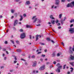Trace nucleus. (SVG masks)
Segmentation results:
<instances>
[{"label":"nucleus","mask_w":74,"mask_h":74,"mask_svg":"<svg viewBox=\"0 0 74 74\" xmlns=\"http://www.w3.org/2000/svg\"><path fill=\"white\" fill-rule=\"evenodd\" d=\"M72 1V0H67V1L68 2H69V1Z\"/></svg>","instance_id":"54"},{"label":"nucleus","mask_w":74,"mask_h":74,"mask_svg":"<svg viewBox=\"0 0 74 74\" xmlns=\"http://www.w3.org/2000/svg\"><path fill=\"white\" fill-rule=\"evenodd\" d=\"M16 43H17V44H18V43H19V41H16Z\"/></svg>","instance_id":"55"},{"label":"nucleus","mask_w":74,"mask_h":74,"mask_svg":"<svg viewBox=\"0 0 74 74\" xmlns=\"http://www.w3.org/2000/svg\"><path fill=\"white\" fill-rule=\"evenodd\" d=\"M53 63L54 64H56V61H54L53 62Z\"/></svg>","instance_id":"33"},{"label":"nucleus","mask_w":74,"mask_h":74,"mask_svg":"<svg viewBox=\"0 0 74 74\" xmlns=\"http://www.w3.org/2000/svg\"><path fill=\"white\" fill-rule=\"evenodd\" d=\"M26 4H27V5H29L30 4V1H27L26 2Z\"/></svg>","instance_id":"13"},{"label":"nucleus","mask_w":74,"mask_h":74,"mask_svg":"<svg viewBox=\"0 0 74 74\" xmlns=\"http://www.w3.org/2000/svg\"><path fill=\"white\" fill-rule=\"evenodd\" d=\"M42 57H43L44 58V57L45 56V55H44V54H42Z\"/></svg>","instance_id":"29"},{"label":"nucleus","mask_w":74,"mask_h":74,"mask_svg":"<svg viewBox=\"0 0 74 74\" xmlns=\"http://www.w3.org/2000/svg\"><path fill=\"white\" fill-rule=\"evenodd\" d=\"M45 68V65H43L42 66H41L39 69L41 71L42 70H44V69Z\"/></svg>","instance_id":"4"},{"label":"nucleus","mask_w":74,"mask_h":74,"mask_svg":"<svg viewBox=\"0 0 74 74\" xmlns=\"http://www.w3.org/2000/svg\"><path fill=\"white\" fill-rule=\"evenodd\" d=\"M60 23H58L57 25V26H60Z\"/></svg>","instance_id":"36"},{"label":"nucleus","mask_w":74,"mask_h":74,"mask_svg":"<svg viewBox=\"0 0 74 74\" xmlns=\"http://www.w3.org/2000/svg\"><path fill=\"white\" fill-rule=\"evenodd\" d=\"M38 37H39V35H38L36 36V41H37L38 40Z\"/></svg>","instance_id":"12"},{"label":"nucleus","mask_w":74,"mask_h":74,"mask_svg":"<svg viewBox=\"0 0 74 74\" xmlns=\"http://www.w3.org/2000/svg\"><path fill=\"white\" fill-rule=\"evenodd\" d=\"M14 1H16V2H18V1H20V0H14Z\"/></svg>","instance_id":"28"},{"label":"nucleus","mask_w":74,"mask_h":74,"mask_svg":"<svg viewBox=\"0 0 74 74\" xmlns=\"http://www.w3.org/2000/svg\"><path fill=\"white\" fill-rule=\"evenodd\" d=\"M25 65H27V63L26 62H25Z\"/></svg>","instance_id":"45"},{"label":"nucleus","mask_w":74,"mask_h":74,"mask_svg":"<svg viewBox=\"0 0 74 74\" xmlns=\"http://www.w3.org/2000/svg\"><path fill=\"white\" fill-rule=\"evenodd\" d=\"M52 56L53 57H55V56H56V54H55V53H53L52 54Z\"/></svg>","instance_id":"18"},{"label":"nucleus","mask_w":74,"mask_h":74,"mask_svg":"<svg viewBox=\"0 0 74 74\" xmlns=\"http://www.w3.org/2000/svg\"><path fill=\"white\" fill-rule=\"evenodd\" d=\"M51 42H53V43H55V42H54V41H53V40H51Z\"/></svg>","instance_id":"51"},{"label":"nucleus","mask_w":74,"mask_h":74,"mask_svg":"<svg viewBox=\"0 0 74 74\" xmlns=\"http://www.w3.org/2000/svg\"><path fill=\"white\" fill-rule=\"evenodd\" d=\"M6 53L7 54H9L8 52V51H6Z\"/></svg>","instance_id":"49"},{"label":"nucleus","mask_w":74,"mask_h":74,"mask_svg":"<svg viewBox=\"0 0 74 74\" xmlns=\"http://www.w3.org/2000/svg\"><path fill=\"white\" fill-rule=\"evenodd\" d=\"M5 44H8V42H7V41H5Z\"/></svg>","instance_id":"41"},{"label":"nucleus","mask_w":74,"mask_h":74,"mask_svg":"<svg viewBox=\"0 0 74 74\" xmlns=\"http://www.w3.org/2000/svg\"><path fill=\"white\" fill-rule=\"evenodd\" d=\"M66 18L65 17H64V20H63V21H65V20H66Z\"/></svg>","instance_id":"44"},{"label":"nucleus","mask_w":74,"mask_h":74,"mask_svg":"<svg viewBox=\"0 0 74 74\" xmlns=\"http://www.w3.org/2000/svg\"><path fill=\"white\" fill-rule=\"evenodd\" d=\"M40 53H41V52H38L37 54H38H38H40Z\"/></svg>","instance_id":"57"},{"label":"nucleus","mask_w":74,"mask_h":74,"mask_svg":"<svg viewBox=\"0 0 74 74\" xmlns=\"http://www.w3.org/2000/svg\"><path fill=\"white\" fill-rule=\"evenodd\" d=\"M66 65L65 64L63 66V69H65V68L66 67Z\"/></svg>","instance_id":"27"},{"label":"nucleus","mask_w":74,"mask_h":74,"mask_svg":"<svg viewBox=\"0 0 74 74\" xmlns=\"http://www.w3.org/2000/svg\"><path fill=\"white\" fill-rule=\"evenodd\" d=\"M66 7H74V1H72L71 2V3H69L68 4L66 5Z\"/></svg>","instance_id":"2"},{"label":"nucleus","mask_w":74,"mask_h":74,"mask_svg":"<svg viewBox=\"0 0 74 74\" xmlns=\"http://www.w3.org/2000/svg\"><path fill=\"white\" fill-rule=\"evenodd\" d=\"M36 16H33V18H32V20H33V19H34V18H36Z\"/></svg>","instance_id":"30"},{"label":"nucleus","mask_w":74,"mask_h":74,"mask_svg":"<svg viewBox=\"0 0 74 74\" xmlns=\"http://www.w3.org/2000/svg\"><path fill=\"white\" fill-rule=\"evenodd\" d=\"M32 58H35V56H32Z\"/></svg>","instance_id":"43"},{"label":"nucleus","mask_w":74,"mask_h":74,"mask_svg":"<svg viewBox=\"0 0 74 74\" xmlns=\"http://www.w3.org/2000/svg\"><path fill=\"white\" fill-rule=\"evenodd\" d=\"M57 56H60V53H58L57 54Z\"/></svg>","instance_id":"42"},{"label":"nucleus","mask_w":74,"mask_h":74,"mask_svg":"<svg viewBox=\"0 0 74 74\" xmlns=\"http://www.w3.org/2000/svg\"><path fill=\"white\" fill-rule=\"evenodd\" d=\"M36 64H37V62L35 61L34 63V64L32 66V67H36Z\"/></svg>","instance_id":"9"},{"label":"nucleus","mask_w":74,"mask_h":74,"mask_svg":"<svg viewBox=\"0 0 74 74\" xmlns=\"http://www.w3.org/2000/svg\"><path fill=\"white\" fill-rule=\"evenodd\" d=\"M51 22L52 25H54L55 24V20L51 21Z\"/></svg>","instance_id":"17"},{"label":"nucleus","mask_w":74,"mask_h":74,"mask_svg":"<svg viewBox=\"0 0 74 74\" xmlns=\"http://www.w3.org/2000/svg\"><path fill=\"white\" fill-rule=\"evenodd\" d=\"M62 45L63 46H64V43L63 42H61Z\"/></svg>","instance_id":"31"},{"label":"nucleus","mask_w":74,"mask_h":74,"mask_svg":"<svg viewBox=\"0 0 74 74\" xmlns=\"http://www.w3.org/2000/svg\"><path fill=\"white\" fill-rule=\"evenodd\" d=\"M23 16H24V17H26V14H23Z\"/></svg>","instance_id":"32"},{"label":"nucleus","mask_w":74,"mask_h":74,"mask_svg":"<svg viewBox=\"0 0 74 74\" xmlns=\"http://www.w3.org/2000/svg\"><path fill=\"white\" fill-rule=\"evenodd\" d=\"M21 60H23V61H24L25 62H26V60H24L23 58H21Z\"/></svg>","instance_id":"34"},{"label":"nucleus","mask_w":74,"mask_h":74,"mask_svg":"<svg viewBox=\"0 0 74 74\" xmlns=\"http://www.w3.org/2000/svg\"><path fill=\"white\" fill-rule=\"evenodd\" d=\"M11 12H12V13H14V10L12 9L11 10Z\"/></svg>","instance_id":"25"},{"label":"nucleus","mask_w":74,"mask_h":74,"mask_svg":"<svg viewBox=\"0 0 74 74\" xmlns=\"http://www.w3.org/2000/svg\"><path fill=\"white\" fill-rule=\"evenodd\" d=\"M46 40L49 41H51V39L49 38H47Z\"/></svg>","instance_id":"23"},{"label":"nucleus","mask_w":74,"mask_h":74,"mask_svg":"<svg viewBox=\"0 0 74 74\" xmlns=\"http://www.w3.org/2000/svg\"><path fill=\"white\" fill-rule=\"evenodd\" d=\"M6 59H7V58L6 57H5L4 58V60H6Z\"/></svg>","instance_id":"56"},{"label":"nucleus","mask_w":74,"mask_h":74,"mask_svg":"<svg viewBox=\"0 0 74 74\" xmlns=\"http://www.w3.org/2000/svg\"><path fill=\"white\" fill-rule=\"evenodd\" d=\"M55 1V4H56V5H58V4H59V0H56Z\"/></svg>","instance_id":"8"},{"label":"nucleus","mask_w":74,"mask_h":74,"mask_svg":"<svg viewBox=\"0 0 74 74\" xmlns=\"http://www.w3.org/2000/svg\"><path fill=\"white\" fill-rule=\"evenodd\" d=\"M20 17H21V18L20 19L19 21H22V20L23 19V16H22L21 15Z\"/></svg>","instance_id":"14"},{"label":"nucleus","mask_w":74,"mask_h":74,"mask_svg":"<svg viewBox=\"0 0 74 74\" xmlns=\"http://www.w3.org/2000/svg\"><path fill=\"white\" fill-rule=\"evenodd\" d=\"M57 67H58L57 69L56 70V71L58 73H60V69H62V66L61 65L60 66V63H58L56 65Z\"/></svg>","instance_id":"1"},{"label":"nucleus","mask_w":74,"mask_h":74,"mask_svg":"<svg viewBox=\"0 0 74 74\" xmlns=\"http://www.w3.org/2000/svg\"><path fill=\"white\" fill-rule=\"evenodd\" d=\"M17 62V61H16V60H15L14 61V63H16Z\"/></svg>","instance_id":"48"},{"label":"nucleus","mask_w":74,"mask_h":74,"mask_svg":"<svg viewBox=\"0 0 74 74\" xmlns=\"http://www.w3.org/2000/svg\"><path fill=\"white\" fill-rule=\"evenodd\" d=\"M18 21L17 20H16L14 21V26H16V25L18 24Z\"/></svg>","instance_id":"6"},{"label":"nucleus","mask_w":74,"mask_h":74,"mask_svg":"<svg viewBox=\"0 0 74 74\" xmlns=\"http://www.w3.org/2000/svg\"><path fill=\"white\" fill-rule=\"evenodd\" d=\"M13 71H14V70H10V72H13Z\"/></svg>","instance_id":"50"},{"label":"nucleus","mask_w":74,"mask_h":74,"mask_svg":"<svg viewBox=\"0 0 74 74\" xmlns=\"http://www.w3.org/2000/svg\"><path fill=\"white\" fill-rule=\"evenodd\" d=\"M65 2V0H61V2Z\"/></svg>","instance_id":"39"},{"label":"nucleus","mask_w":74,"mask_h":74,"mask_svg":"<svg viewBox=\"0 0 74 74\" xmlns=\"http://www.w3.org/2000/svg\"><path fill=\"white\" fill-rule=\"evenodd\" d=\"M22 56H25V54H22Z\"/></svg>","instance_id":"61"},{"label":"nucleus","mask_w":74,"mask_h":74,"mask_svg":"<svg viewBox=\"0 0 74 74\" xmlns=\"http://www.w3.org/2000/svg\"><path fill=\"white\" fill-rule=\"evenodd\" d=\"M52 67H53V65H51L50 66V68H52Z\"/></svg>","instance_id":"47"},{"label":"nucleus","mask_w":74,"mask_h":74,"mask_svg":"<svg viewBox=\"0 0 74 74\" xmlns=\"http://www.w3.org/2000/svg\"><path fill=\"white\" fill-rule=\"evenodd\" d=\"M59 22V20H57L56 21V23H58Z\"/></svg>","instance_id":"35"},{"label":"nucleus","mask_w":74,"mask_h":74,"mask_svg":"<svg viewBox=\"0 0 74 74\" xmlns=\"http://www.w3.org/2000/svg\"><path fill=\"white\" fill-rule=\"evenodd\" d=\"M53 7H54V5H52V7H51V8H53Z\"/></svg>","instance_id":"62"},{"label":"nucleus","mask_w":74,"mask_h":74,"mask_svg":"<svg viewBox=\"0 0 74 74\" xmlns=\"http://www.w3.org/2000/svg\"><path fill=\"white\" fill-rule=\"evenodd\" d=\"M72 50L73 51H74V45L73 46V48H72V49L71 47H69V52L71 54H73V51H72Z\"/></svg>","instance_id":"3"},{"label":"nucleus","mask_w":74,"mask_h":74,"mask_svg":"<svg viewBox=\"0 0 74 74\" xmlns=\"http://www.w3.org/2000/svg\"><path fill=\"white\" fill-rule=\"evenodd\" d=\"M69 63L71 65V66H74V64H73L74 63V62H70Z\"/></svg>","instance_id":"16"},{"label":"nucleus","mask_w":74,"mask_h":74,"mask_svg":"<svg viewBox=\"0 0 74 74\" xmlns=\"http://www.w3.org/2000/svg\"><path fill=\"white\" fill-rule=\"evenodd\" d=\"M25 37H26V35H25V34L24 33H23L22 34H21V38L22 39L25 38Z\"/></svg>","instance_id":"5"},{"label":"nucleus","mask_w":74,"mask_h":74,"mask_svg":"<svg viewBox=\"0 0 74 74\" xmlns=\"http://www.w3.org/2000/svg\"><path fill=\"white\" fill-rule=\"evenodd\" d=\"M29 37H30V39H31V38H32V36L30 35L29 36Z\"/></svg>","instance_id":"52"},{"label":"nucleus","mask_w":74,"mask_h":74,"mask_svg":"<svg viewBox=\"0 0 74 74\" xmlns=\"http://www.w3.org/2000/svg\"><path fill=\"white\" fill-rule=\"evenodd\" d=\"M50 18L51 19H54L55 18L53 17V15H51L50 16Z\"/></svg>","instance_id":"11"},{"label":"nucleus","mask_w":74,"mask_h":74,"mask_svg":"<svg viewBox=\"0 0 74 74\" xmlns=\"http://www.w3.org/2000/svg\"><path fill=\"white\" fill-rule=\"evenodd\" d=\"M69 31L70 32V33H74V28H71L69 30Z\"/></svg>","instance_id":"7"},{"label":"nucleus","mask_w":74,"mask_h":74,"mask_svg":"<svg viewBox=\"0 0 74 74\" xmlns=\"http://www.w3.org/2000/svg\"><path fill=\"white\" fill-rule=\"evenodd\" d=\"M17 52H22V50L18 49L17 50Z\"/></svg>","instance_id":"15"},{"label":"nucleus","mask_w":74,"mask_h":74,"mask_svg":"<svg viewBox=\"0 0 74 74\" xmlns=\"http://www.w3.org/2000/svg\"><path fill=\"white\" fill-rule=\"evenodd\" d=\"M20 32H23V29H21L19 30Z\"/></svg>","instance_id":"26"},{"label":"nucleus","mask_w":74,"mask_h":74,"mask_svg":"<svg viewBox=\"0 0 74 74\" xmlns=\"http://www.w3.org/2000/svg\"><path fill=\"white\" fill-rule=\"evenodd\" d=\"M72 26H73V24H71V25H70V27H72Z\"/></svg>","instance_id":"37"},{"label":"nucleus","mask_w":74,"mask_h":74,"mask_svg":"<svg viewBox=\"0 0 74 74\" xmlns=\"http://www.w3.org/2000/svg\"><path fill=\"white\" fill-rule=\"evenodd\" d=\"M64 21L63 20H61L60 21V22H61V24L63 25V22H64Z\"/></svg>","instance_id":"19"},{"label":"nucleus","mask_w":74,"mask_h":74,"mask_svg":"<svg viewBox=\"0 0 74 74\" xmlns=\"http://www.w3.org/2000/svg\"><path fill=\"white\" fill-rule=\"evenodd\" d=\"M10 41L11 42H12V43L13 44H14V41H13L11 40Z\"/></svg>","instance_id":"38"},{"label":"nucleus","mask_w":74,"mask_h":74,"mask_svg":"<svg viewBox=\"0 0 74 74\" xmlns=\"http://www.w3.org/2000/svg\"><path fill=\"white\" fill-rule=\"evenodd\" d=\"M40 24H39L38 25H36V26H40Z\"/></svg>","instance_id":"53"},{"label":"nucleus","mask_w":74,"mask_h":74,"mask_svg":"<svg viewBox=\"0 0 74 74\" xmlns=\"http://www.w3.org/2000/svg\"><path fill=\"white\" fill-rule=\"evenodd\" d=\"M47 64H49V62H47L46 63Z\"/></svg>","instance_id":"63"},{"label":"nucleus","mask_w":74,"mask_h":74,"mask_svg":"<svg viewBox=\"0 0 74 74\" xmlns=\"http://www.w3.org/2000/svg\"><path fill=\"white\" fill-rule=\"evenodd\" d=\"M14 16H15V18H16L18 16V14H17V13H15L14 14Z\"/></svg>","instance_id":"21"},{"label":"nucleus","mask_w":74,"mask_h":74,"mask_svg":"<svg viewBox=\"0 0 74 74\" xmlns=\"http://www.w3.org/2000/svg\"><path fill=\"white\" fill-rule=\"evenodd\" d=\"M70 58L71 60H74V57L73 56H72V55H70Z\"/></svg>","instance_id":"10"},{"label":"nucleus","mask_w":74,"mask_h":74,"mask_svg":"<svg viewBox=\"0 0 74 74\" xmlns=\"http://www.w3.org/2000/svg\"><path fill=\"white\" fill-rule=\"evenodd\" d=\"M40 60L41 61H43V60L42 59V58H41V59H40Z\"/></svg>","instance_id":"58"},{"label":"nucleus","mask_w":74,"mask_h":74,"mask_svg":"<svg viewBox=\"0 0 74 74\" xmlns=\"http://www.w3.org/2000/svg\"><path fill=\"white\" fill-rule=\"evenodd\" d=\"M62 14H60L59 16V18H60V19L61 18V17H62Z\"/></svg>","instance_id":"24"},{"label":"nucleus","mask_w":74,"mask_h":74,"mask_svg":"<svg viewBox=\"0 0 74 74\" xmlns=\"http://www.w3.org/2000/svg\"><path fill=\"white\" fill-rule=\"evenodd\" d=\"M58 29H61L62 28V27H61V26H60V27H58Z\"/></svg>","instance_id":"40"},{"label":"nucleus","mask_w":74,"mask_h":74,"mask_svg":"<svg viewBox=\"0 0 74 74\" xmlns=\"http://www.w3.org/2000/svg\"><path fill=\"white\" fill-rule=\"evenodd\" d=\"M14 18V16H12V17H11V19H13V18Z\"/></svg>","instance_id":"64"},{"label":"nucleus","mask_w":74,"mask_h":74,"mask_svg":"<svg viewBox=\"0 0 74 74\" xmlns=\"http://www.w3.org/2000/svg\"><path fill=\"white\" fill-rule=\"evenodd\" d=\"M37 23H41V21H39L37 22Z\"/></svg>","instance_id":"60"},{"label":"nucleus","mask_w":74,"mask_h":74,"mask_svg":"<svg viewBox=\"0 0 74 74\" xmlns=\"http://www.w3.org/2000/svg\"><path fill=\"white\" fill-rule=\"evenodd\" d=\"M26 27L27 28H30V26L28 25H27L26 26Z\"/></svg>","instance_id":"22"},{"label":"nucleus","mask_w":74,"mask_h":74,"mask_svg":"<svg viewBox=\"0 0 74 74\" xmlns=\"http://www.w3.org/2000/svg\"><path fill=\"white\" fill-rule=\"evenodd\" d=\"M3 68H4V66H2L1 67V69H3Z\"/></svg>","instance_id":"59"},{"label":"nucleus","mask_w":74,"mask_h":74,"mask_svg":"<svg viewBox=\"0 0 74 74\" xmlns=\"http://www.w3.org/2000/svg\"><path fill=\"white\" fill-rule=\"evenodd\" d=\"M37 18H35L34 21L33 22V23H35V22H36L37 21Z\"/></svg>","instance_id":"20"},{"label":"nucleus","mask_w":74,"mask_h":74,"mask_svg":"<svg viewBox=\"0 0 74 74\" xmlns=\"http://www.w3.org/2000/svg\"><path fill=\"white\" fill-rule=\"evenodd\" d=\"M3 51H6V49H3Z\"/></svg>","instance_id":"46"}]
</instances>
